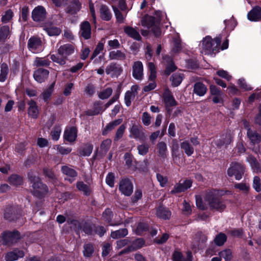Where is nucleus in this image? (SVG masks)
Segmentation results:
<instances>
[{"label":"nucleus","mask_w":261,"mask_h":261,"mask_svg":"<svg viewBox=\"0 0 261 261\" xmlns=\"http://www.w3.org/2000/svg\"><path fill=\"white\" fill-rule=\"evenodd\" d=\"M194 92L199 96H203L207 91L206 86L201 82H197L194 86Z\"/></svg>","instance_id":"obj_25"},{"label":"nucleus","mask_w":261,"mask_h":261,"mask_svg":"<svg viewBox=\"0 0 261 261\" xmlns=\"http://www.w3.org/2000/svg\"><path fill=\"white\" fill-rule=\"evenodd\" d=\"M139 154L144 155L147 153L149 150V145L147 144H142L137 147Z\"/></svg>","instance_id":"obj_57"},{"label":"nucleus","mask_w":261,"mask_h":261,"mask_svg":"<svg viewBox=\"0 0 261 261\" xmlns=\"http://www.w3.org/2000/svg\"><path fill=\"white\" fill-rule=\"evenodd\" d=\"M171 215V212L166 207L161 206L156 210V216L163 219L170 218Z\"/></svg>","instance_id":"obj_29"},{"label":"nucleus","mask_w":261,"mask_h":261,"mask_svg":"<svg viewBox=\"0 0 261 261\" xmlns=\"http://www.w3.org/2000/svg\"><path fill=\"white\" fill-rule=\"evenodd\" d=\"M133 76L137 80H142L143 78V65L140 61H135L132 65Z\"/></svg>","instance_id":"obj_8"},{"label":"nucleus","mask_w":261,"mask_h":261,"mask_svg":"<svg viewBox=\"0 0 261 261\" xmlns=\"http://www.w3.org/2000/svg\"><path fill=\"white\" fill-rule=\"evenodd\" d=\"M226 239L227 237L224 233H220L215 237L214 241L218 246H221L226 241Z\"/></svg>","instance_id":"obj_49"},{"label":"nucleus","mask_w":261,"mask_h":261,"mask_svg":"<svg viewBox=\"0 0 261 261\" xmlns=\"http://www.w3.org/2000/svg\"><path fill=\"white\" fill-rule=\"evenodd\" d=\"M154 23V18L151 16L147 15L143 18L141 21V24L143 26L149 28L153 25Z\"/></svg>","instance_id":"obj_40"},{"label":"nucleus","mask_w":261,"mask_h":261,"mask_svg":"<svg viewBox=\"0 0 261 261\" xmlns=\"http://www.w3.org/2000/svg\"><path fill=\"white\" fill-rule=\"evenodd\" d=\"M74 50L75 47L72 44L68 43L61 45L57 50V54L50 55V59L53 62L64 65L68 57L73 54Z\"/></svg>","instance_id":"obj_1"},{"label":"nucleus","mask_w":261,"mask_h":261,"mask_svg":"<svg viewBox=\"0 0 261 261\" xmlns=\"http://www.w3.org/2000/svg\"><path fill=\"white\" fill-rule=\"evenodd\" d=\"M10 29L8 26L2 27L0 29V41L4 42L9 35Z\"/></svg>","instance_id":"obj_44"},{"label":"nucleus","mask_w":261,"mask_h":261,"mask_svg":"<svg viewBox=\"0 0 261 261\" xmlns=\"http://www.w3.org/2000/svg\"><path fill=\"white\" fill-rule=\"evenodd\" d=\"M148 228L147 225L144 223H139L136 229V233L139 235H140L144 231L147 230Z\"/></svg>","instance_id":"obj_60"},{"label":"nucleus","mask_w":261,"mask_h":261,"mask_svg":"<svg viewBox=\"0 0 261 261\" xmlns=\"http://www.w3.org/2000/svg\"><path fill=\"white\" fill-rule=\"evenodd\" d=\"M183 79V74L181 73H175L170 77L172 85L174 87H177L180 85Z\"/></svg>","instance_id":"obj_33"},{"label":"nucleus","mask_w":261,"mask_h":261,"mask_svg":"<svg viewBox=\"0 0 261 261\" xmlns=\"http://www.w3.org/2000/svg\"><path fill=\"white\" fill-rule=\"evenodd\" d=\"M119 190L124 195L129 196L133 192V185L128 179H122L119 184Z\"/></svg>","instance_id":"obj_10"},{"label":"nucleus","mask_w":261,"mask_h":261,"mask_svg":"<svg viewBox=\"0 0 261 261\" xmlns=\"http://www.w3.org/2000/svg\"><path fill=\"white\" fill-rule=\"evenodd\" d=\"M28 48L33 53H40L43 50L42 41L39 38L32 37L28 40Z\"/></svg>","instance_id":"obj_6"},{"label":"nucleus","mask_w":261,"mask_h":261,"mask_svg":"<svg viewBox=\"0 0 261 261\" xmlns=\"http://www.w3.org/2000/svg\"><path fill=\"white\" fill-rule=\"evenodd\" d=\"M124 32L130 37L137 40H140L141 37L139 32L134 28L131 27H125L124 28Z\"/></svg>","instance_id":"obj_26"},{"label":"nucleus","mask_w":261,"mask_h":261,"mask_svg":"<svg viewBox=\"0 0 261 261\" xmlns=\"http://www.w3.org/2000/svg\"><path fill=\"white\" fill-rule=\"evenodd\" d=\"M130 136L136 139L142 140L144 137V134L143 132V129L141 126L138 127L136 125H133L130 130Z\"/></svg>","instance_id":"obj_21"},{"label":"nucleus","mask_w":261,"mask_h":261,"mask_svg":"<svg viewBox=\"0 0 261 261\" xmlns=\"http://www.w3.org/2000/svg\"><path fill=\"white\" fill-rule=\"evenodd\" d=\"M253 188L259 192L261 191V179L258 176H254L253 180Z\"/></svg>","instance_id":"obj_55"},{"label":"nucleus","mask_w":261,"mask_h":261,"mask_svg":"<svg viewBox=\"0 0 261 261\" xmlns=\"http://www.w3.org/2000/svg\"><path fill=\"white\" fill-rule=\"evenodd\" d=\"M113 9L117 19L119 23H123L125 16L120 12V11L115 7L113 6Z\"/></svg>","instance_id":"obj_56"},{"label":"nucleus","mask_w":261,"mask_h":261,"mask_svg":"<svg viewBox=\"0 0 261 261\" xmlns=\"http://www.w3.org/2000/svg\"><path fill=\"white\" fill-rule=\"evenodd\" d=\"M81 8V4L77 0H74L68 7L67 12L70 14L76 13Z\"/></svg>","instance_id":"obj_30"},{"label":"nucleus","mask_w":261,"mask_h":261,"mask_svg":"<svg viewBox=\"0 0 261 261\" xmlns=\"http://www.w3.org/2000/svg\"><path fill=\"white\" fill-rule=\"evenodd\" d=\"M55 84V82H54L53 83H52L42 93L41 95L42 96L43 100L45 101H47L49 99L50 97L51 96V95L54 91V90Z\"/></svg>","instance_id":"obj_35"},{"label":"nucleus","mask_w":261,"mask_h":261,"mask_svg":"<svg viewBox=\"0 0 261 261\" xmlns=\"http://www.w3.org/2000/svg\"><path fill=\"white\" fill-rule=\"evenodd\" d=\"M142 121L144 125H149L151 123V116L149 114L144 112L142 116Z\"/></svg>","instance_id":"obj_61"},{"label":"nucleus","mask_w":261,"mask_h":261,"mask_svg":"<svg viewBox=\"0 0 261 261\" xmlns=\"http://www.w3.org/2000/svg\"><path fill=\"white\" fill-rule=\"evenodd\" d=\"M112 216V212L111 210L109 208H107L105 210V211L102 214V218L103 219L109 223L110 225L114 226V225H118L122 223V222H119L118 223H113L111 222V218Z\"/></svg>","instance_id":"obj_31"},{"label":"nucleus","mask_w":261,"mask_h":261,"mask_svg":"<svg viewBox=\"0 0 261 261\" xmlns=\"http://www.w3.org/2000/svg\"><path fill=\"white\" fill-rule=\"evenodd\" d=\"M49 71L43 68H39L34 73V78L37 82H44L48 77Z\"/></svg>","instance_id":"obj_13"},{"label":"nucleus","mask_w":261,"mask_h":261,"mask_svg":"<svg viewBox=\"0 0 261 261\" xmlns=\"http://www.w3.org/2000/svg\"><path fill=\"white\" fill-rule=\"evenodd\" d=\"M76 188L79 191H82L86 195H89L90 194V190L89 187L82 181L77 182Z\"/></svg>","instance_id":"obj_45"},{"label":"nucleus","mask_w":261,"mask_h":261,"mask_svg":"<svg viewBox=\"0 0 261 261\" xmlns=\"http://www.w3.org/2000/svg\"><path fill=\"white\" fill-rule=\"evenodd\" d=\"M231 141V137L230 134H225L221 137L219 142L217 143L218 146L221 147L224 145H226L230 143Z\"/></svg>","instance_id":"obj_41"},{"label":"nucleus","mask_w":261,"mask_h":261,"mask_svg":"<svg viewBox=\"0 0 261 261\" xmlns=\"http://www.w3.org/2000/svg\"><path fill=\"white\" fill-rule=\"evenodd\" d=\"M124 160L125 164L129 168H131L132 170H134L136 168L133 166V156L132 154L128 153H126L124 155Z\"/></svg>","instance_id":"obj_53"},{"label":"nucleus","mask_w":261,"mask_h":261,"mask_svg":"<svg viewBox=\"0 0 261 261\" xmlns=\"http://www.w3.org/2000/svg\"><path fill=\"white\" fill-rule=\"evenodd\" d=\"M46 16V10L41 6L35 7L32 12V19L36 22L43 21L45 19Z\"/></svg>","instance_id":"obj_9"},{"label":"nucleus","mask_w":261,"mask_h":261,"mask_svg":"<svg viewBox=\"0 0 261 261\" xmlns=\"http://www.w3.org/2000/svg\"><path fill=\"white\" fill-rule=\"evenodd\" d=\"M61 170L62 172L67 176L66 179L68 180L70 183L75 180L77 173L75 170L67 166H63Z\"/></svg>","instance_id":"obj_15"},{"label":"nucleus","mask_w":261,"mask_h":261,"mask_svg":"<svg viewBox=\"0 0 261 261\" xmlns=\"http://www.w3.org/2000/svg\"><path fill=\"white\" fill-rule=\"evenodd\" d=\"M182 48V44L180 40L178 38H175L173 42V46L171 52L174 54L179 53Z\"/></svg>","instance_id":"obj_39"},{"label":"nucleus","mask_w":261,"mask_h":261,"mask_svg":"<svg viewBox=\"0 0 261 261\" xmlns=\"http://www.w3.org/2000/svg\"><path fill=\"white\" fill-rule=\"evenodd\" d=\"M158 152L161 156H165L166 155L167 148L166 143L164 142H160L157 144Z\"/></svg>","instance_id":"obj_46"},{"label":"nucleus","mask_w":261,"mask_h":261,"mask_svg":"<svg viewBox=\"0 0 261 261\" xmlns=\"http://www.w3.org/2000/svg\"><path fill=\"white\" fill-rule=\"evenodd\" d=\"M196 203L197 206L201 210H205L208 207V204L205 201V197L204 200H202L200 196H196Z\"/></svg>","instance_id":"obj_43"},{"label":"nucleus","mask_w":261,"mask_h":261,"mask_svg":"<svg viewBox=\"0 0 261 261\" xmlns=\"http://www.w3.org/2000/svg\"><path fill=\"white\" fill-rule=\"evenodd\" d=\"M80 34L85 39H89L91 34V25L88 21L83 22L80 25Z\"/></svg>","instance_id":"obj_16"},{"label":"nucleus","mask_w":261,"mask_h":261,"mask_svg":"<svg viewBox=\"0 0 261 261\" xmlns=\"http://www.w3.org/2000/svg\"><path fill=\"white\" fill-rule=\"evenodd\" d=\"M77 137V129L74 126L68 127L64 131V139L70 142L75 141Z\"/></svg>","instance_id":"obj_14"},{"label":"nucleus","mask_w":261,"mask_h":261,"mask_svg":"<svg viewBox=\"0 0 261 261\" xmlns=\"http://www.w3.org/2000/svg\"><path fill=\"white\" fill-rule=\"evenodd\" d=\"M221 258H223L226 261H229L232 258V253L230 250L226 249L219 253Z\"/></svg>","instance_id":"obj_54"},{"label":"nucleus","mask_w":261,"mask_h":261,"mask_svg":"<svg viewBox=\"0 0 261 261\" xmlns=\"http://www.w3.org/2000/svg\"><path fill=\"white\" fill-rule=\"evenodd\" d=\"M248 19L252 21H257L261 19V8L259 7L253 8L247 14Z\"/></svg>","instance_id":"obj_19"},{"label":"nucleus","mask_w":261,"mask_h":261,"mask_svg":"<svg viewBox=\"0 0 261 261\" xmlns=\"http://www.w3.org/2000/svg\"><path fill=\"white\" fill-rule=\"evenodd\" d=\"M192 186V181L190 180H184L182 182H179L174 186V189L171 191V193H179L184 192L190 188Z\"/></svg>","instance_id":"obj_20"},{"label":"nucleus","mask_w":261,"mask_h":261,"mask_svg":"<svg viewBox=\"0 0 261 261\" xmlns=\"http://www.w3.org/2000/svg\"><path fill=\"white\" fill-rule=\"evenodd\" d=\"M100 16L101 18L106 21L110 20L112 18V14L106 6H101L100 8Z\"/></svg>","instance_id":"obj_28"},{"label":"nucleus","mask_w":261,"mask_h":261,"mask_svg":"<svg viewBox=\"0 0 261 261\" xmlns=\"http://www.w3.org/2000/svg\"><path fill=\"white\" fill-rule=\"evenodd\" d=\"M113 90L111 88H107L101 91L98 95L99 97L102 99L109 98L112 94Z\"/></svg>","instance_id":"obj_50"},{"label":"nucleus","mask_w":261,"mask_h":261,"mask_svg":"<svg viewBox=\"0 0 261 261\" xmlns=\"http://www.w3.org/2000/svg\"><path fill=\"white\" fill-rule=\"evenodd\" d=\"M29 105L28 115L33 118L36 119L39 114V110L36 102L31 100L28 102Z\"/></svg>","instance_id":"obj_22"},{"label":"nucleus","mask_w":261,"mask_h":261,"mask_svg":"<svg viewBox=\"0 0 261 261\" xmlns=\"http://www.w3.org/2000/svg\"><path fill=\"white\" fill-rule=\"evenodd\" d=\"M164 62L166 63V68L165 73L166 75H169L171 72L174 71L176 69V66L173 62L172 59L168 56H165L163 58Z\"/></svg>","instance_id":"obj_24"},{"label":"nucleus","mask_w":261,"mask_h":261,"mask_svg":"<svg viewBox=\"0 0 261 261\" xmlns=\"http://www.w3.org/2000/svg\"><path fill=\"white\" fill-rule=\"evenodd\" d=\"M205 201L211 210L221 212L226 207L225 202L219 198L218 192L215 190L210 191L205 194Z\"/></svg>","instance_id":"obj_2"},{"label":"nucleus","mask_w":261,"mask_h":261,"mask_svg":"<svg viewBox=\"0 0 261 261\" xmlns=\"http://www.w3.org/2000/svg\"><path fill=\"white\" fill-rule=\"evenodd\" d=\"M24 255L22 250L15 249L12 251L8 252L5 255L6 261H14Z\"/></svg>","instance_id":"obj_17"},{"label":"nucleus","mask_w":261,"mask_h":261,"mask_svg":"<svg viewBox=\"0 0 261 261\" xmlns=\"http://www.w3.org/2000/svg\"><path fill=\"white\" fill-rule=\"evenodd\" d=\"M20 238L17 231H5L0 236V242L4 245H10L16 242Z\"/></svg>","instance_id":"obj_5"},{"label":"nucleus","mask_w":261,"mask_h":261,"mask_svg":"<svg viewBox=\"0 0 261 261\" xmlns=\"http://www.w3.org/2000/svg\"><path fill=\"white\" fill-rule=\"evenodd\" d=\"M13 15V12L11 10H8L2 18V22L5 23L8 22L12 18Z\"/></svg>","instance_id":"obj_59"},{"label":"nucleus","mask_w":261,"mask_h":261,"mask_svg":"<svg viewBox=\"0 0 261 261\" xmlns=\"http://www.w3.org/2000/svg\"><path fill=\"white\" fill-rule=\"evenodd\" d=\"M245 171L244 166L241 163H232L227 170V174L229 176H234L236 179L240 180L242 178Z\"/></svg>","instance_id":"obj_4"},{"label":"nucleus","mask_w":261,"mask_h":261,"mask_svg":"<svg viewBox=\"0 0 261 261\" xmlns=\"http://www.w3.org/2000/svg\"><path fill=\"white\" fill-rule=\"evenodd\" d=\"M93 146L90 144H86L82 147L79 151V155L80 156H89L92 153Z\"/></svg>","instance_id":"obj_37"},{"label":"nucleus","mask_w":261,"mask_h":261,"mask_svg":"<svg viewBox=\"0 0 261 261\" xmlns=\"http://www.w3.org/2000/svg\"><path fill=\"white\" fill-rule=\"evenodd\" d=\"M8 181L11 185L17 186L22 184L23 180L20 176L13 174L9 177Z\"/></svg>","instance_id":"obj_36"},{"label":"nucleus","mask_w":261,"mask_h":261,"mask_svg":"<svg viewBox=\"0 0 261 261\" xmlns=\"http://www.w3.org/2000/svg\"><path fill=\"white\" fill-rule=\"evenodd\" d=\"M44 30L49 36H57L61 33V30L57 27H50L44 28Z\"/></svg>","instance_id":"obj_48"},{"label":"nucleus","mask_w":261,"mask_h":261,"mask_svg":"<svg viewBox=\"0 0 261 261\" xmlns=\"http://www.w3.org/2000/svg\"><path fill=\"white\" fill-rule=\"evenodd\" d=\"M221 39L220 37H216L214 40H213L210 36H206L199 44L201 53L205 55H209L218 50Z\"/></svg>","instance_id":"obj_3"},{"label":"nucleus","mask_w":261,"mask_h":261,"mask_svg":"<svg viewBox=\"0 0 261 261\" xmlns=\"http://www.w3.org/2000/svg\"><path fill=\"white\" fill-rule=\"evenodd\" d=\"M247 161L250 163L254 171L256 172H258L260 171L259 167V164L255 158H254L252 155H249L247 158Z\"/></svg>","instance_id":"obj_38"},{"label":"nucleus","mask_w":261,"mask_h":261,"mask_svg":"<svg viewBox=\"0 0 261 261\" xmlns=\"http://www.w3.org/2000/svg\"><path fill=\"white\" fill-rule=\"evenodd\" d=\"M94 251L93 246L90 244H85L84 246L83 253L85 257H90Z\"/></svg>","instance_id":"obj_51"},{"label":"nucleus","mask_w":261,"mask_h":261,"mask_svg":"<svg viewBox=\"0 0 261 261\" xmlns=\"http://www.w3.org/2000/svg\"><path fill=\"white\" fill-rule=\"evenodd\" d=\"M121 67L116 63H111L107 66L106 72L112 77H118L121 73Z\"/></svg>","instance_id":"obj_11"},{"label":"nucleus","mask_w":261,"mask_h":261,"mask_svg":"<svg viewBox=\"0 0 261 261\" xmlns=\"http://www.w3.org/2000/svg\"><path fill=\"white\" fill-rule=\"evenodd\" d=\"M163 100L166 107H171L176 105V102L168 89H166L163 93Z\"/></svg>","instance_id":"obj_18"},{"label":"nucleus","mask_w":261,"mask_h":261,"mask_svg":"<svg viewBox=\"0 0 261 261\" xmlns=\"http://www.w3.org/2000/svg\"><path fill=\"white\" fill-rule=\"evenodd\" d=\"M234 187L245 193H247L250 190L249 185L244 182L236 184L234 185Z\"/></svg>","instance_id":"obj_47"},{"label":"nucleus","mask_w":261,"mask_h":261,"mask_svg":"<svg viewBox=\"0 0 261 261\" xmlns=\"http://www.w3.org/2000/svg\"><path fill=\"white\" fill-rule=\"evenodd\" d=\"M50 63L48 59L45 58H36L35 60V64L37 66H47Z\"/></svg>","instance_id":"obj_52"},{"label":"nucleus","mask_w":261,"mask_h":261,"mask_svg":"<svg viewBox=\"0 0 261 261\" xmlns=\"http://www.w3.org/2000/svg\"><path fill=\"white\" fill-rule=\"evenodd\" d=\"M109 58L111 60H124L126 54L120 50H113L109 53Z\"/></svg>","instance_id":"obj_27"},{"label":"nucleus","mask_w":261,"mask_h":261,"mask_svg":"<svg viewBox=\"0 0 261 261\" xmlns=\"http://www.w3.org/2000/svg\"><path fill=\"white\" fill-rule=\"evenodd\" d=\"M173 261H186L183 257L181 252L175 251L172 255Z\"/></svg>","instance_id":"obj_64"},{"label":"nucleus","mask_w":261,"mask_h":261,"mask_svg":"<svg viewBox=\"0 0 261 261\" xmlns=\"http://www.w3.org/2000/svg\"><path fill=\"white\" fill-rule=\"evenodd\" d=\"M32 187L34 195L38 197H41L48 192L47 186L43 184L39 180L34 181Z\"/></svg>","instance_id":"obj_7"},{"label":"nucleus","mask_w":261,"mask_h":261,"mask_svg":"<svg viewBox=\"0 0 261 261\" xmlns=\"http://www.w3.org/2000/svg\"><path fill=\"white\" fill-rule=\"evenodd\" d=\"M247 136L250 143L253 144H258L261 141V136L256 131L248 129L247 132Z\"/></svg>","instance_id":"obj_23"},{"label":"nucleus","mask_w":261,"mask_h":261,"mask_svg":"<svg viewBox=\"0 0 261 261\" xmlns=\"http://www.w3.org/2000/svg\"><path fill=\"white\" fill-rule=\"evenodd\" d=\"M238 84L239 85L240 88L244 91H250L252 90V88L247 84L244 79H240L238 80Z\"/></svg>","instance_id":"obj_58"},{"label":"nucleus","mask_w":261,"mask_h":261,"mask_svg":"<svg viewBox=\"0 0 261 261\" xmlns=\"http://www.w3.org/2000/svg\"><path fill=\"white\" fill-rule=\"evenodd\" d=\"M128 234L127 229L122 228L117 230L113 231L111 233V237L114 239L124 237Z\"/></svg>","instance_id":"obj_34"},{"label":"nucleus","mask_w":261,"mask_h":261,"mask_svg":"<svg viewBox=\"0 0 261 261\" xmlns=\"http://www.w3.org/2000/svg\"><path fill=\"white\" fill-rule=\"evenodd\" d=\"M122 122V120L119 119L109 123L106 127V130L109 131L113 129L115 127L120 124Z\"/></svg>","instance_id":"obj_63"},{"label":"nucleus","mask_w":261,"mask_h":261,"mask_svg":"<svg viewBox=\"0 0 261 261\" xmlns=\"http://www.w3.org/2000/svg\"><path fill=\"white\" fill-rule=\"evenodd\" d=\"M0 82H4L7 79L9 72L8 65L6 63H3L1 66Z\"/></svg>","instance_id":"obj_42"},{"label":"nucleus","mask_w":261,"mask_h":261,"mask_svg":"<svg viewBox=\"0 0 261 261\" xmlns=\"http://www.w3.org/2000/svg\"><path fill=\"white\" fill-rule=\"evenodd\" d=\"M61 128L60 127L55 128L51 132V138L54 140H58L60 136Z\"/></svg>","instance_id":"obj_62"},{"label":"nucleus","mask_w":261,"mask_h":261,"mask_svg":"<svg viewBox=\"0 0 261 261\" xmlns=\"http://www.w3.org/2000/svg\"><path fill=\"white\" fill-rule=\"evenodd\" d=\"M139 87L137 85H134L132 87L130 90L127 91L125 94L124 101L125 105L129 107L131 105L132 101L133 100L138 94Z\"/></svg>","instance_id":"obj_12"},{"label":"nucleus","mask_w":261,"mask_h":261,"mask_svg":"<svg viewBox=\"0 0 261 261\" xmlns=\"http://www.w3.org/2000/svg\"><path fill=\"white\" fill-rule=\"evenodd\" d=\"M181 148L184 150L188 156H191L194 152V148L188 140L183 141L180 144Z\"/></svg>","instance_id":"obj_32"}]
</instances>
